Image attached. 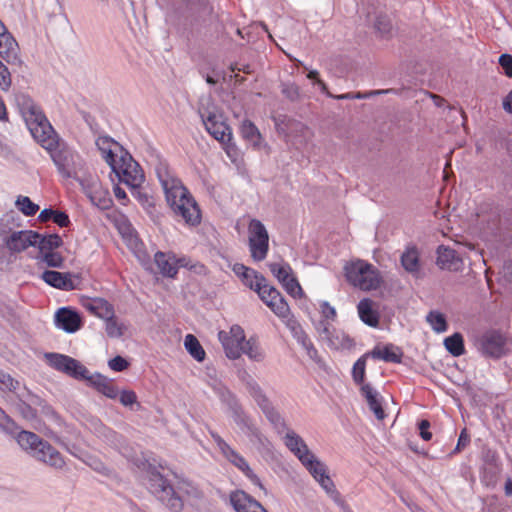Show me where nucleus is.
<instances>
[{"instance_id":"obj_1","label":"nucleus","mask_w":512,"mask_h":512,"mask_svg":"<svg viewBox=\"0 0 512 512\" xmlns=\"http://www.w3.org/2000/svg\"><path fill=\"white\" fill-rule=\"evenodd\" d=\"M156 172L164 190L166 201L174 214L181 217L189 225H197L201 219L200 210L181 180L163 164L157 167Z\"/></svg>"},{"instance_id":"obj_2","label":"nucleus","mask_w":512,"mask_h":512,"mask_svg":"<svg viewBox=\"0 0 512 512\" xmlns=\"http://www.w3.org/2000/svg\"><path fill=\"white\" fill-rule=\"evenodd\" d=\"M17 108L22 115L30 133L38 143H44L51 146V135L54 131L53 127L43 114L41 108L33 101V99L24 93L15 96Z\"/></svg>"},{"instance_id":"obj_3","label":"nucleus","mask_w":512,"mask_h":512,"mask_svg":"<svg viewBox=\"0 0 512 512\" xmlns=\"http://www.w3.org/2000/svg\"><path fill=\"white\" fill-rule=\"evenodd\" d=\"M16 439L21 448L29 452L38 461L55 469H62L65 466V461L60 452L35 433L23 430L17 434Z\"/></svg>"},{"instance_id":"obj_4","label":"nucleus","mask_w":512,"mask_h":512,"mask_svg":"<svg viewBox=\"0 0 512 512\" xmlns=\"http://www.w3.org/2000/svg\"><path fill=\"white\" fill-rule=\"evenodd\" d=\"M51 146L39 143L46 149L56 165L59 173L64 178H73L76 176L77 169L81 166V157L79 154L64 143L59 142L55 131L51 135Z\"/></svg>"},{"instance_id":"obj_5","label":"nucleus","mask_w":512,"mask_h":512,"mask_svg":"<svg viewBox=\"0 0 512 512\" xmlns=\"http://www.w3.org/2000/svg\"><path fill=\"white\" fill-rule=\"evenodd\" d=\"M344 275L349 284L363 291L375 290L382 282L378 269L360 259L346 263Z\"/></svg>"},{"instance_id":"obj_6","label":"nucleus","mask_w":512,"mask_h":512,"mask_svg":"<svg viewBox=\"0 0 512 512\" xmlns=\"http://www.w3.org/2000/svg\"><path fill=\"white\" fill-rule=\"evenodd\" d=\"M147 486L163 504L170 510L178 512L183 508L182 498L175 492L170 482L156 469L147 472Z\"/></svg>"},{"instance_id":"obj_7","label":"nucleus","mask_w":512,"mask_h":512,"mask_svg":"<svg viewBox=\"0 0 512 512\" xmlns=\"http://www.w3.org/2000/svg\"><path fill=\"white\" fill-rule=\"evenodd\" d=\"M199 114L207 132L219 142L232 139L230 127L223 120L222 114L211 103L210 98L201 100Z\"/></svg>"},{"instance_id":"obj_8","label":"nucleus","mask_w":512,"mask_h":512,"mask_svg":"<svg viewBox=\"0 0 512 512\" xmlns=\"http://www.w3.org/2000/svg\"><path fill=\"white\" fill-rule=\"evenodd\" d=\"M110 167L119 180L132 189L140 187L144 182V173L142 169L127 151H125Z\"/></svg>"},{"instance_id":"obj_9","label":"nucleus","mask_w":512,"mask_h":512,"mask_svg":"<svg viewBox=\"0 0 512 512\" xmlns=\"http://www.w3.org/2000/svg\"><path fill=\"white\" fill-rule=\"evenodd\" d=\"M77 181L93 205L102 210L110 208L112 199L109 191L103 187L96 175L87 174L77 178Z\"/></svg>"},{"instance_id":"obj_10","label":"nucleus","mask_w":512,"mask_h":512,"mask_svg":"<svg viewBox=\"0 0 512 512\" xmlns=\"http://www.w3.org/2000/svg\"><path fill=\"white\" fill-rule=\"evenodd\" d=\"M212 437L223 457L233 466L239 469L253 484L259 486L261 489H264L260 479L250 468L245 458L240 453H238L234 448H232L218 434H212Z\"/></svg>"},{"instance_id":"obj_11","label":"nucleus","mask_w":512,"mask_h":512,"mask_svg":"<svg viewBox=\"0 0 512 512\" xmlns=\"http://www.w3.org/2000/svg\"><path fill=\"white\" fill-rule=\"evenodd\" d=\"M249 249L255 261H262L266 258L269 249V235L264 224L252 219L248 226Z\"/></svg>"},{"instance_id":"obj_12","label":"nucleus","mask_w":512,"mask_h":512,"mask_svg":"<svg viewBox=\"0 0 512 512\" xmlns=\"http://www.w3.org/2000/svg\"><path fill=\"white\" fill-rule=\"evenodd\" d=\"M48 364L54 369L75 379H88L89 371L78 360L63 354H46Z\"/></svg>"},{"instance_id":"obj_13","label":"nucleus","mask_w":512,"mask_h":512,"mask_svg":"<svg viewBox=\"0 0 512 512\" xmlns=\"http://www.w3.org/2000/svg\"><path fill=\"white\" fill-rule=\"evenodd\" d=\"M218 338L229 359L236 360L240 358L242 346L245 342V333L239 325H233L229 331H220Z\"/></svg>"},{"instance_id":"obj_14","label":"nucleus","mask_w":512,"mask_h":512,"mask_svg":"<svg viewBox=\"0 0 512 512\" xmlns=\"http://www.w3.org/2000/svg\"><path fill=\"white\" fill-rule=\"evenodd\" d=\"M246 389L249 395L254 399L267 419L275 426L282 425L283 419L273 407L271 401L261 388V386L253 379L246 383Z\"/></svg>"},{"instance_id":"obj_15","label":"nucleus","mask_w":512,"mask_h":512,"mask_svg":"<svg viewBox=\"0 0 512 512\" xmlns=\"http://www.w3.org/2000/svg\"><path fill=\"white\" fill-rule=\"evenodd\" d=\"M246 389L249 395L254 399L267 419L275 426L282 425L283 419L273 407L271 401L261 388V386L253 379L246 383Z\"/></svg>"},{"instance_id":"obj_16","label":"nucleus","mask_w":512,"mask_h":512,"mask_svg":"<svg viewBox=\"0 0 512 512\" xmlns=\"http://www.w3.org/2000/svg\"><path fill=\"white\" fill-rule=\"evenodd\" d=\"M246 389L249 395L254 399L267 419L275 426L282 425L283 419L273 407L271 401L261 388V386L253 379L246 383Z\"/></svg>"},{"instance_id":"obj_17","label":"nucleus","mask_w":512,"mask_h":512,"mask_svg":"<svg viewBox=\"0 0 512 512\" xmlns=\"http://www.w3.org/2000/svg\"><path fill=\"white\" fill-rule=\"evenodd\" d=\"M261 300L280 318L286 319L290 315V308L280 292L266 282L258 287Z\"/></svg>"},{"instance_id":"obj_18","label":"nucleus","mask_w":512,"mask_h":512,"mask_svg":"<svg viewBox=\"0 0 512 512\" xmlns=\"http://www.w3.org/2000/svg\"><path fill=\"white\" fill-rule=\"evenodd\" d=\"M316 330L319 337L323 341H326L333 349H350L354 345L353 339H351L344 331L335 329L331 330L330 323L319 321L316 324Z\"/></svg>"},{"instance_id":"obj_19","label":"nucleus","mask_w":512,"mask_h":512,"mask_svg":"<svg viewBox=\"0 0 512 512\" xmlns=\"http://www.w3.org/2000/svg\"><path fill=\"white\" fill-rule=\"evenodd\" d=\"M38 239H40L39 233L32 230H20L12 232L3 240L11 253H20L31 246H36Z\"/></svg>"},{"instance_id":"obj_20","label":"nucleus","mask_w":512,"mask_h":512,"mask_svg":"<svg viewBox=\"0 0 512 512\" xmlns=\"http://www.w3.org/2000/svg\"><path fill=\"white\" fill-rule=\"evenodd\" d=\"M506 338L497 331H488L478 339V348L482 354L500 358L505 353Z\"/></svg>"},{"instance_id":"obj_21","label":"nucleus","mask_w":512,"mask_h":512,"mask_svg":"<svg viewBox=\"0 0 512 512\" xmlns=\"http://www.w3.org/2000/svg\"><path fill=\"white\" fill-rule=\"evenodd\" d=\"M41 279L48 285L64 291L77 289L81 281L78 275L54 270L44 271Z\"/></svg>"},{"instance_id":"obj_22","label":"nucleus","mask_w":512,"mask_h":512,"mask_svg":"<svg viewBox=\"0 0 512 512\" xmlns=\"http://www.w3.org/2000/svg\"><path fill=\"white\" fill-rule=\"evenodd\" d=\"M95 144L105 162L111 166L126 150L109 136H98Z\"/></svg>"},{"instance_id":"obj_23","label":"nucleus","mask_w":512,"mask_h":512,"mask_svg":"<svg viewBox=\"0 0 512 512\" xmlns=\"http://www.w3.org/2000/svg\"><path fill=\"white\" fill-rule=\"evenodd\" d=\"M154 261L163 276L173 278L177 272L178 267L187 266L185 258L177 259L175 255L164 252H157L154 256Z\"/></svg>"},{"instance_id":"obj_24","label":"nucleus","mask_w":512,"mask_h":512,"mask_svg":"<svg viewBox=\"0 0 512 512\" xmlns=\"http://www.w3.org/2000/svg\"><path fill=\"white\" fill-rule=\"evenodd\" d=\"M284 443L286 447L303 463L309 457H312V452L309 450L303 438L293 430H288L284 436Z\"/></svg>"},{"instance_id":"obj_25","label":"nucleus","mask_w":512,"mask_h":512,"mask_svg":"<svg viewBox=\"0 0 512 512\" xmlns=\"http://www.w3.org/2000/svg\"><path fill=\"white\" fill-rule=\"evenodd\" d=\"M55 323L58 328L68 333L76 332L82 325L79 314L69 308H60L56 312Z\"/></svg>"},{"instance_id":"obj_26","label":"nucleus","mask_w":512,"mask_h":512,"mask_svg":"<svg viewBox=\"0 0 512 512\" xmlns=\"http://www.w3.org/2000/svg\"><path fill=\"white\" fill-rule=\"evenodd\" d=\"M400 262L406 272L418 277L421 272L420 252L415 245H407L401 254Z\"/></svg>"},{"instance_id":"obj_27","label":"nucleus","mask_w":512,"mask_h":512,"mask_svg":"<svg viewBox=\"0 0 512 512\" xmlns=\"http://www.w3.org/2000/svg\"><path fill=\"white\" fill-rule=\"evenodd\" d=\"M81 303L87 311L98 318L104 320L107 317L113 316L114 307L104 298H84Z\"/></svg>"},{"instance_id":"obj_28","label":"nucleus","mask_w":512,"mask_h":512,"mask_svg":"<svg viewBox=\"0 0 512 512\" xmlns=\"http://www.w3.org/2000/svg\"><path fill=\"white\" fill-rule=\"evenodd\" d=\"M360 391L375 417L379 420H383L385 418V413L381 405V396L378 391L370 384H363L360 387Z\"/></svg>"},{"instance_id":"obj_29","label":"nucleus","mask_w":512,"mask_h":512,"mask_svg":"<svg viewBox=\"0 0 512 512\" xmlns=\"http://www.w3.org/2000/svg\"><path fill=\"white\" fill-rule=\"evenodd\" d=\"M437 255V265L441 269H459L461 260L453 249L445 246H440L437 250Z\"/></svg>"},{"instance_id":"obj_30","label":"nucleus","mask_w":512,"mask_h":512,"mask_svg":"<svg viewBox=\"0 0 512 512\" xmlns=\"http://www.w3.org/2000/svg\"><path fill=\"white\" fill-rule=\"evenodd\" d=\"M369 355L374 359H380L385 362L400 363L403 354L398 347L388 344L383 347H375L369 352Z\"/></svg>"},{"instance_id":"obj_31","label":"nucleus","mask_w":512,"mask_h":512,"mask_svg":"<svg viewBox=\"0 0 512 512\" xmlns=\"http://www.w3.org/2000/svg\"><path fill=\"white\" fill-rule=\"evenodd\" d=\"M87 380L106 397L111 399H116L118 397V389L112 380L100 374H96L93 376L88 375Z\"/></svg>"},{"instance_id":"obj_32","label":"nucleus","mask_w":512,"mask_h":512,"mask_svg":"<svg viewBox=\"0 0 512 512\" xmlns=\"http://www.w3.org/2000/svg\"><path fill=\"white\" fill-rule=\"evenodd\" d=\"M19 46L12 34H0V57L7 62L17 58Z\"/></svg>"},{"instance_id":"obj_33","label":"nucleus","mask_w":512,"mask_h":512,"mask_svg":"<svg viewBox=\"0 0 512 512\" xmlns=\"http://www.w3.org/2000/svg\"><path fill=\"white\" fill-rule=\"evenodd\" d=\"M357 310L360 319L371 327H376L379 323L378 313L373 309V302L370 299H362L358 305Z\"/></svg>"},{"instance_id":"obj_34","label":"nucleus","mask_w":512,"mask_h":512,"mask_svg":"<svg viewBox=\"0 0 512 512\" xmlns=\"http://www.w3.org/2000/svg\"><path fill=\"white\" fill-rule=\"evenodd\" d=\"M240 130L243 138L249 141L255 149L265 146L258 128L251 121L244 120Z\"/></svg>"},{"instance_id":"obj_35","label":"nucleus","mask_w":512,"mask_h":512,"mask_svg":"<svg viewBox=\"0 0 512 512\" xmlns=\"http://www.w3.org/2000/svg\"><path fill=\"white\" fill-rule=\"evenodd\" d=\"M242 353L254 362H262L265 359V352L254 338L245 340L242 346Z\"/></svg>"},{"instance_id":"obj_36","label":"nucleus","mask_w":512,"mask_h":512,"mask_svg":"<svg viewBox=\"0 0 512 512\" xmlns=\"http://www.w3.org/2000/svg\"><path fill=\"white\" fill-rule=\"evenodd\" d=\"M184 346L188 353L198 362H202L205 359L206 353L201 346L198 339L192 335L187 334L184 339Z\"/></svg>"},{"instance_id":"obj_37","label":"nucleus","mask_w":512,"mask_h":512,"mask_svg":"<svg viewBox=\"0 0 512 512\" xmlns=\"http://www.w3.org/2000/svg\"><path fill=\"white\" fill-rule=\"evenodd\" d=\"M302 465L309 471L313 478L317 481L321 477L327 475V468L314 454L306 459Z\"/></svg>"},{"instance_id":"obj_38","label":"nucleus","mask_w":512,"mask_h":512,"mask_svg":"<svg viewBox=\"0 0 512 512\" xmlns=\"http://www.w3.org/2000/svg\"><path fill=\"white\" fill-rule=\"evenodd\" d=\"M233 420L246 436L257 427L253 419L242 409H235Z\"/></svg>"},{"instance_id":"obj_39","label":"nucleus","mask_w":512,"mask_h":512,"mask_svg":"<svg viewBox=\"0 0 512 512\" xmlns=\"http://www.w3.org/2000/svg\"><path fill=\"white\" fill-rule=\"evenodd\" d=\"M444 346L455 357H459L465 352L463 336L460 333H454L445 338Z\"/></svg>"},{"instance_id":"obj_40","label":"nucleus","mask_w":512,"mask_h":512,"mask_svg":"<svg viewBox=\"0 0 512 512\" xmlns=\"http://www.w3.org/2000/svg\"><path fill=\"white\" fill-rule=\"evenodd\" d=\"M104 322L105 331L109 337L120 338L124 335L126 326L115 317V312L113 313V316L105 318Z\"/></svg>"},{"instance_id":"obj_41","label":"nucleus","mask_w":512,"mask_h":512,"mask_svg":"<svg viewBox=\"0 0 512 512\" xmlns=\"http://www.w3.org/2000/svg\"><path fill=\"white\" fill-rule=\"evenodd\" d=\"M62 244L63 241L59 235L50 234L47 236L40 235V239H38L36 246H38L40 253H44L47 251H53L54 249L59 248Z\"/></svg>"},{"instance_id":"obj_42","label":"nucleus","mask_w":512,"mask_h":512,"mask_svg":"<svg viewBox=\"0 0 512 512\" xmlns=\"http://www.w3.org/2000/svg\"><path fill=\"white\" fill-rule=\"evenodd\" d=\"M369 353L364 354L361 356L353 365L352 368V378L354 382L360 387L365 384L364 378H365V370H366V360L369 357Z\"/></svg>"},{"instance_id":"obj_43","label":"nucleus","mask_w":512,"mask_h":512,"mask_svg":"<svg viewBox=\"0 0 512 512\" xmlns=\"http://www.w3.org/2000/svg\"><path fill=\"white\" fill-rule=\"evenodd\" d=\"M426 320L437 333L445 332L448 328L445 316L438 311H431Z\"/></svg>"},{"instance_id":"obj_44","label":"nucleus","mask_w":512,"mask_h":512,"mask_svg":"<svg viewBox=\"0 0 512 512\" xmlns=\"http://www.w3.org/2000/svg\"><path fill=\"white\" fill-rule=\"evenodd\" d=\"M17 209L25 216H33L39 210V206L31 201L27 196H18L15 202Z\"/></svg>"},{"instance_id":"obj_45","label":"nucleus","mask_w":512,"mask_h":512,"mask_svg":"<svg viewBox=\"0 0 512 512\" xmlns=\"http://www.w3.org/2000/svg\"><path fill=\"white\" fill-rule=\"evenodd\" d=\"M37 259L43 263H45L49 267L60 268L63 265L64 258L59 252L47 251L44 253H40L37 256Z\"/></svg>"},{"instance_id":"obj_46","label":"nucleus","mask_w":512,"mask_h":512,"mask_svg":"<svg viewBox=\"0 0 512 512\" xmlns=\"http://www.w3.org/2000/svg\"><path fill=\"white\" fill-rule=\"evenodd\" d=\"M270 270L281 284L293 276L292 269L288 264L273 263L270 265Z\"/></svg>"},{"instance_id":"obj_47","label":"nucleus","mask_w":512,"mask_h":512,"mask_svg":"<svg viewBox=\"0 0 512 512\" xmlns=\"http://www.w3.org/2000/svg\"><path fill=\"white\" fill-rule=\"evenodd\" d=\"M286 292L294 298L303 297L304 293L295 277L291 276L289 279L282 283Z\"/></svg>"},{"instance_id":"obj_48","label":"nucleus","mask_w":512,"mask_h":512,"mask_svg":"<svg viewBox=\"0 0 512 512\" xmlns=\"http://www.w3.org/2000/svg\"><path fill=\"white\" fill-rule=\"evenodd\" d=\"M20 383L13 379L9 374L0 371V390L3 392L15 391L19 387Z\"/></svg>"},{"instance_id":"obj_49","label":"nucleus","mask_w":512,"mask_h":512,"mask_svg":"<svg viewBox=\"0 0 512 512\" xmlns=\"http://www.w3.org/2000/svg\"><path fill=\"white\" fill-rule=\"evenodd\" d=\"M244 284L250 289L258 292V287H262L265 283V278L259 276L253 269L251 275L242 278Z\"/></svg>"},{"instance_id":"obj_50","label":"nucleus","mask_w":512,"mask_h":512,"mask_svg":"<svg viewBox=\"0 0 512 512\" xmlns=\"http://www.w3.org/2000/svg\"><path fill=\"white\" fill-rule=\"evenodd\" d=\"M12 85L11 73L6 65L0 61V89L7 92Z\"/></svg>"},{"instance_id":"obj_51","label":"nucleus","mask_w":512,"mask_h":512,"mask_svg":"<svg viewBox=\"0 0 512 512\" xmlns=\"http://www.w3.org/2000/svg\"><path fill=\"white\" fill-rule=\"evenodd\" d=\"M247 437L250 442L258 447L266 448L269 445V441L266 436L260 431L258 427H256L253 431H251Z\"/></svg>"},{"instance_id":"obj_52","label":"nucleus","mask_w":512,"mask_h":512,"mask_svg":"<svg viewBox=\"0 0 512 512\" xmlns=\"http://www.w3.org/2000/svg\"><path fill=\"white\" fill-rule=\"evenodd\" d=\"M225 150L227 156L230 158L232 162H237L240 158V151L234 142L231 140H225L224 142H220Z\"/></svg>"},{"instance_id":"obj_53","label":"nucleus","mask_w":512,"mask_h":512,"mask_svg":"<svg viewBox=\"0 0 512 512\" xmlns=\"http://www.w3.org/2000/svg\"><path fill=\"white\" fill-rule=\"evenodd\" d=\"M317 482L328 495L331 497L338 496V491L336 490V487L328 474L318 479Z\"/></svg>"},{"instance_id":"obj_54","label":"nucleus","mask_w":512,"mask_h":512,"mask_svg":"<svg viewBox=\"0 0 512 512\" xmlns=\"http://www.w3.org/2000/svg\"><path fill=\"white\" fill-rule=\"evenodd\" d=\"M320 312L324 322L334 321L336 318V310L328 302L322 301L320 303Z\"/></svg>"},{"instance_id":"obj_55","label":"nucleus","mask_w":512,"mask_h":512,"mask_svg":"<svg viewBox=\"0 0 512 512\" xmlns=\"http://www.w3.org/2000/svg\"><path fill=\"white\" fill-rule=\"evenodd\" d=\"M0 427L8 432L15 433L16 425L14 421L0 408Z\"/></svg>"},{"instance_id":"obj_56","label":"nucleus","mask_w":512,"mask_h":512,"mask_svg":"<svg viewBox=\"0 0 512 512\" xmlns=\"http://www.w3.org/2000/svg\"><path fill=\"white\" fill-rule=\"evenodd\" d=\"M499 65L503 70V73L509 77L512 78V56L509 54H502L499 57Z\"/></svg>"},{"instance_id":"obj_57","label":"nucleus","mask_w":512,"mask_h":512,"mask_svg":"<svg viewBox=\"0 0 512 512\" xmlns=\"http://www.w3.org/2000/svg\"><path fill=\"white\" fill-rule=\"evenodd\" d=\"M108 366L113 371L121 372L128 368L129 363L123 357L116 356V357L112 358L111 360H109Z\"/></svg>"},{"instance_id":"obj_58","label":"nucleus","mask_w":512,"mask_h":512,"mask_svg":"<svg viewBox=\"0 0 512 512\" xmlns=\"http://www.w3.org/2000/svg\"><path fill=\"white\" fill-rule=\"evenodd\" d=\"M119 395V400L124 406H132L137 401V396L132 390H123Z\"/></svg>"},{"instance_id":"obj_59","label":"nucleus","mask_w":512,"mask_h":512,"mask_svg":"<svg viewBox=\"0 0 512 512\" xmlns=\"http://www.w3.org/2000/svg\"><path fill=\"white\" fill-rule=\"evenodd\" d=\"M52 221L60 227H67L70 223L68 215L60 211H54Z\"/></svg>"},{"instance_id":"obj_60","label":"nucleus","mask_w":512,"mask_h":512,"mask_svg":"<svg viewBox=\"0 0 512 512\" xmlns=\"http://www.w3.org/2000/svg\"><path fill=\"white\" fill-rule=\"evenodd\" d=\"M418 427L420 430L421 438L425 441L431 440L432 434L431 432L428 431V429L430 428V422L428 420H422L420 421Z\"/></svg>"},{"instance_id":"obj_61","label":"nucleus","mask_w":512,"mask_h":512,"mask_svg":"<svg viewBox=\"0 0 512 512\" xmlns=\"http://www.w3.org/2000/svg\"><path fill=\"white\" fill-rule=\"evenodd\" d=\"M233 272L239 276L240 278H243V277H247L249 275H251L252 273V269L246 267L245 265L243 264H240V263H236L234 264L233 266Z\"/></svg>"},{"instance_id":"obj_62","label":"nucleus","mask_w":512,"mask_h":512,"mask_svg":"<svg viewBox=\"0 0 512 512\" xmlns=\"http://www.w3.org/2000/svg\"><path fill=\"white\" fill-rule=\"evenodd\" d=\"M469 441H470L469 436L466 434V431L463 430L459 436L458 443L456 445L454 453L460 451V449L462 447L466 446L469 443Z\"/></svg>"},{"instance_id":"obj_63","label":"nucleus","mask_w":512,"mask_h":512,"mask_svg":"<svg viewBox=\"0 0 512 512\" xmlns=\"http://www.w3.org/2000/svg\"><path fill=\"white\" fill-rule=\"evenodd\" d=\"M21 413H22L23 417L28 420H32L36 416L34 409H32L30 406H27V405L21 406Z\"/></svg>"},{"instance_id":"obj_64","label":"nucleus","mask_w":512,"mask_h":512,"mask_svg":"<svg viewBox=\"0 0 512 512\" xmlns=\"http://www.w3.org/2000/svg\"><path fill=\"white\" fill-rule=\"evenodd\" d=\"M503 108L512 114V91H510L503 100Z\"/></svg>"}]
</instances>
